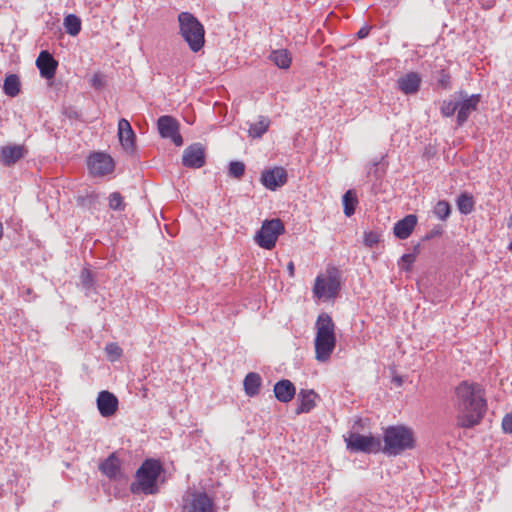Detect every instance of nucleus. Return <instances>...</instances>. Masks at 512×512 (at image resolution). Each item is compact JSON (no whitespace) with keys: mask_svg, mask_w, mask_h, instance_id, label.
Returning a JSON list of instances; mask_svg holds the SVG:
<instances>
[{"mask_svg":"<svg viewBox=\"0 0 512 512\" xmlns=\"http://www.w3.org/2000/svg\"><path fill=\"white\" fill-rule=\"evenodd\" d=\"M449 82H450L449 76L446 74H443L442 78L440 80L441 85L443 87L447 88L449 86Z\"/></svg>","mask_w":512,"mask_h":512,"instance_id":"37998d69","label":"nucleus"},{"mask_svg":"<svg viewBox=\"0 0 512 512\" xmlns=\"http://www.w3.org/2000/svg\"><path fill=\"white\" fill-rule=\"evenodd\" d=\"M162 472L158 460L147 459L136 472V482L131 484L132 493L156 494L159 490L157 480Z\"/></svg>","mask_w":512,"mask_h":512,"instance_id":"20e7f679","label":"nucleus"},{"mask_svg":"<svg viewBox=\"0 0 512 512\" xmlns=\"http://www.w3.org/2000/svg\"><path fill=\"white\" fill-rule=\"evenodd\" d=\"M63 25L70 36H77L81 31V19L75 14H68L64 18Z\"/></svg>","mask_w":512,"mask_h":512,"instance_id":"bb28decb","label":"nucleus"},{"mask_svg":"<svg viewBox=\"0 0 512 512\" xmlns=\"http://www.w3.org/2000/svg\"><path fill=\"white\" fill-rule=\"evenodd\" d=\"M273 391L278 401L288 403L294 398L296 388L290 380L282 379L276 382Z\"/></svg>","mask_w":512,"mask_h":512,"instance_id":"6ab92c4d","label":"nucleus"},{"mask_svg":"<svg viewBox=\"0 0 512 512\" xmlns=\"http://www.w3.org/2000/svg\"><path fill=\"white\" fill-rule=\"evenodd\" d=\"M315 327V358L319 362H327L336 347L335 324L330 315L321 313L317 317Z\"/></svg>","mask_w":512,"mask_h":512,"instance_id":"f03ea898","label":"nucleus"},{"mask_svg":"<svg viewBox=\"0 0 512 512\" xmlns=\"http://www.w3.org/2000/svg\"><path fill=\"white\" fill-rule=\"evenodd\" d=\"M509 249L512 251V243L510 244Z\"/></svg>","mask_w":512,"mask_h":512,"instance_id":"49530a36","label":"nucleus"},{"mask_svg":"<svg viewBox=\"0 0 512 512\" xmlns=\"http://www.w3.org/2000/svg\"><path fill=\"white\" fill-rule=\"evenodd\" d=\"M3 91L7 96L16 97L20 93V80L16 74L6 76Z\"/></svg>","mask_w":512,"mask_h":512,"instance_id":"a878e982","label":"nucleus"},{"mask_svg":"<svg viewBox=\"0 0 512 512\" xmlns=\"http://www.w3.org/2000/svg\"><path fill=\"white\" fill-rule=\"evenodd\" d=\"M80 278H81L82 284L85 287H87V288L92 287V285H93V278H92L91 272L88 269H83L81 271Z\"/></svg>","mask_w":512,"mask_h":512,"instance_id":"58836bf2","label":"nucleus"},{"mask_svg":"<svg viewBox=\"0 0 512 512\" xmlns=\"http://www.w3.org/2000/svg\"><path fill=\"white\" fill-rule=\"evenodd\" d=\"M105 352L110 361L114 362L120 359L123 354L122 348L117 343H108L105 346Z\"/></svg>","mask_w":512,"mask_h":512,"instance_id":"2f4dec72","label":"nucleus"},{"mask_svg":"<svg viewBox=\"0 0 512 512\" xmlns=\"http://www.w3.org/2000/svg\"><path fill=\"white\" fill-rule=\"evenodd\" d=\"M118 138L122 147L129 152L135 149L136 135L129 121L122 118L118 121Z\"/></svg>","mask_w":512,"mask_h":512,"instance_id":"dca6fc26","label":"nucleus"},{"mask_svg":"<svg viewBox=\"0 0 512 512\" xmlns=\"http://www.w3.org/2000/svg\"><path fill=\"white\" fill-rule=\"evenodd\" d=\"M416 225L417 217L413 214H409L395 223L393 233L399 239H407L413 232Z\"/></svg>","mask_w":512,"mask_h":512,"instance_id":"a211bd4d","label":"nucleus"},{"mask_svg":"<svg viewBox=\"0 0 512 512\" xmlns=\"http://www.w3.org/2000/svg\"><path fill=\"white\" fill-rule=\"evenodd\" d=\"M460 96L463 100L458 102L457 123L459 126H462L467 121L470 113L477 109L480 102V95L474 94L467 96L465 93L460 92Z\"/></svg>","mask_w":512,"mask_h":512,"instance_id":"ddd939ff","label":"nucleus"},{"mask_svg":"<svg viewBox=\"0 0 512 512\" xmlns=\"http://www.w3.org/2000/svg\"><path fill=\"white\" fill-rule=\"evenodd\" d=\"M502 428L505 433L512 434V412L504 416L502 420Z\"/></svg>","mask_w":512,"mask_h":512,"instance_id":"ea45409f","label":"nucleus"},{"mask_svg":"<svg viewBox=\"0 0 512 512\" xmlns=\"http://www.w3.org/2000/svg\"><path fill=\"white\" fill-rule=\"evenodd\" d=\"M90 85L95 89H101L105 85L104 75L102 73H94L89 80Z\"/></svg>","mask_w":512,"mask_h":512,"instance_id":"e433bc0d","label":"nucleus"},{"mask_svg":"<svg viewBox=\"0 0 512 512\" xmlns=\"http://www.w3.org/2000/svg\"><path fill=\"white\" fill-rule=\"evenodd\" d=\"M343 207H344V214L347 217H350L354 214L356 206L358 204V199L356 196L355 191L348 190L342 198Z\"/></svg>","mask_w":512,"mask_h":512,"instance_id":"c85d7f7f","label":"nucleus"},{"mask_svg":"<svg viewBox=\"0 0 512 512\" xmlns=\"http://www.w3.org/2000/svg\"><path fill=\"white\" fill-rule=\"evenodd\" d=\"M382 452L396 456L414 447V434L404 426H390L384 432Z\"/></svg>","mask_w":512,"mask_h":512,"instance_id":"39448f33","label":"nucleus"},{"mask_svg":"<svg viewBox=\"0 0 512 512\" xmlns=\"http://www.w3.org/2000/svg\"><path fill=\"white\" fill-rule=\"evenodd\" d=\"M370 32V27L368 26H364L362 27L358 32H357V35L360 39L362 38H365L366 36H368Z\"/></svg>","mask_w":512,"mask_h":512,"instance_id":"79ce46f5","label":"nucleus"},{"mask_svg":"<svg viewBox=\"0 0 512 512\" xmlns=\"http://www.w3.org/2000/svg\"><path fill=\"white\" fill-rule=\"evenodd\" d=\"M168 138L171 139L176 146H181L183 144V138L179 133V129Z\"/></svg>","mask_w":512,"mask_h":512,"instance_id":"a19ab883","label":"nucleus"},{"mask_svg":"<svg viewBox=\"0 0 512 512\" xmlns=\"http://www.w3.org/2000/svg\"><path fill=\"white\" fill-rule=\"evenodd\" d=\"M345 442L347 448L354 452L378 453L382 451L381 440L371 435L350 432L345 436Z\"/></svg>","mask_w":512,"mask_h":512,"instance_id":"6e6552de","label":"nucleus"},{"mask_svg":"<svg viewBox=\"0 0 512 512\" xmlns=\"http://www.w3.org/2000/svg\"><path fill=\"white\" fill-rule=\"evenodd\" d=\"M453 403L457 412V425L462 428L478 425L487 410L484 389L474 382L462 381L455 388Z\"/></svg>","mask_w":512,"mask_h":512,"instance_id":"f257e3e1","label":"nucleus"},{"mask_svg":"<svg viewBox=\"0 0 512 512\" xmlns=\"http://www.w3.org/2000/svg\"><path fill=\"white\" fill-rule=\"evenodd\" d=\"M397 83L404 94H414L419 90L421 78L417 73L410 72L400 77Z\"/></svg>","mask_w":512,"mask_h":512,"instance_id":"aec40b11","label":"nucleus"},{"mask_svg":"<svg viewBox=\"0 0 512 512\" xmlns=\"http://www.w3.org/2000/svg\"><path fill=\"white\" fill-rule=\"evenodd\" d=\"M416 256L414 254H404L401 257V266L405 270H410L411 265L415 262Z\"/></svg>","mask_w":512,"mask_h":512,"instance_id":"4c0bfd02","label":"nucleus"},{"mask_svg":"<svg viewBox=\"0 0 512 512\" xmlns=\"http://www.w3.org/2000/svg\"><path fill=\"white\" fill-rule=\"evenodd\" d=\"M179 35L189 49L197 53L205 45V29L203 24L190 12H180L177 17Z\"/></svg>","mask_w":512,"mask_h":512,"instance_id":"7ed1b4c3","label":"nucleus"},{"mask_svg":"<svg viewBox=\"0 0 512 512\" xmlns=\"http://www.w3.org/2000/svg\"><path fill=\"white\" fill-rule=\"evenodd\" d=\"M284 232V224L279 218L264 220L254 240L259 247L271 250L275 247L278 237Z\"/></svg>","mask_w":512,"mask_h":512,"instance_id":"0eeeda50","label":"nucleus"},{"mask_svg":"<svg viewBox=\"0 0 512 512\" xmlns=\"http://www.w3.org/2000/svg\"><path fill=\"white\" fill-rule=\"evenodd\" d=\"M244 391L246 395L253 397L259 393L261 386V377L258 373L250 372L245 376L244 382Z\"/></svg>","mask_w":512,"mask_h":512,"instance_id":"b1692460","label":"nucleus"},{"mask_svg":"<svg viewBox=\"0 0 512 512\" xmlns=\"http://www.w3.org/2000/svg\"><path fill=\"white\" fill-rule=\"evenodd\" d=\"M340 290V272L336 267H328L324 274L316 277L313 294L317 299L335 298Z\"/></svg>","mask_w":512,"mask_h":512,"instance_id":"423d86ee","label":"nucleus"},{"mask_svg":"<svg viewBox=\"0 0 512 512\" xmlns=\"http://www.w3.org/2000/svg\"><path fill=\"white\" fill-rule=\"evenodd\" d=\"M270 120L267 117L261 116L256 123H253L249 127V136L253 138H260L268 130Z\"/></svg>","mask_w":512,"mask_h":512,"instance_id":"cd10ccee","label":"nucleus"},{"mask_svg":"<svg viewBox=\"0 0 512 512\" xmlns=\"http://www.w3.org/2000/svg\"><path fill=\"white\" fill-rule=\"evenodd\" d=\"M458 109V102L443 101L441 106V113L445 117L452 116Z\"/></svg>","mask_w":512,"mask_h":512,"instance_id":"f704fd0d","label":"nucleus"},{"mask_svg":"<svg viewBox=\"0 0 512 512\" xmlns=\"http://www.w3.org/2000/svg\"><path fill=\"white\" fill-rule=\"evenodd\" d=\"M287 182V172L283 167H274L262 172L261 183L269 190H276Z\"/></svg>","mask_w":512,"mask_h":512,"instance_id":"f8f14e48","label":"nucleus"},{"mask_svg":"<svg viewBox=\"0 0 512 512\" xmlns=\"http://www.w3.org/2000/svg\"><path fill=\"white\" fill-rule=\"evenodd\" d=\"M270 60L281 69H288L292 62L291 54L286 49L274 50L270 54Z\"/></svg>","mask_w":512,"mask_h":512,"instance_id":"393cba45","label":"nucleus"},{"mask_svg":"<svg viewBox=\"0 0 512 512\" xmlns=\"http://www.w3.org/2000/svg\"><path fill=\"white\" fill-rule=\"evenodd\" d=\"M118 404V399L113 393L107 390L99 392L97 397V408L101 416H113L118 410Z\"/></svg>","mask_w":512,"mask_h":512,"instance_id":"4468645a","label":"nucleus"},{"mask_svg":"<svg viewBox=\"0 0 512 512\" xmlns=\"http://www.w3.org/2000/svg\"><path fill=\"white\" fill-rule=\"evenodd\" d=\"M380 241V235L375 231H369L364 234V244L370 248L377 245Z\"/></svg>","mask_w":512,"mask_h":512,"instance_id":"c9c22d12","label":"nucleus"},{"mask_svg":"<svg viewBox=\"0 0 512 512\" xmlns=\"http://www.w3.org/2000/svg\"><path fill=\"white\" fill-rule=\"evenodd\" d=\"M457 207L463 214H469L474 209L473 197L468 194H461L457 199Z\"/></svg>","mask_w":512,"mask_h":512,"instance_id":"c756f323","label":"nucleus"},{"mask_svg":"<svg viewBox=\"0 0 512 512\" xmlns=\"http://www.w3.org/2000/svg\"><path fill=\"white\" fill-rule=\"evenodd\" d=\"M182 512H216L214 501L205 492L188 491L183 496Z\"/></svg>","mask_w":512,"mask_h":512,"instance_id":"1a4fd4ad","label":"nucleus"},{"mask_svg":"<svg viewBox=\"0 0 512 512\" xmlns=\"http://www.w3.org/2000/svg\"><path fill=\"white\" fill-rule=\"evenodd\" d=\"M245 173V164L241 161H232L229 164V175L240 179Z\"/></svg>","mask_w":512,"mask_h":512,"instance_id":"72a5a7b5","label":"nucleus"},{"mask_svg":"<svg viewBox=\"0 0 512 512\" xmlns=\"http://www.w3.org/2000/svg\"><path fill=\"white\" fill-rule=\"evenodd\" d=\"M287 269H288V271H289V275H290L291 277H293V276H294V274H295V267H294V263H293L292 261H290V262L288 263V265H287Z\"/></svg>","mask_w":512,"mask_h":512,"instance_id":"c03bdc74","label":"nucleus"},{"mask_svg":"<svg viewBox=\"0 0 512 512\" xmlns=\"http://www.w3.org/2000/svg\"><path fill=\"white\" fill-rule=\"evenodd\" d=\"M451 209L447 201H439L434 207V214L440 220H446L450 215Z\"/></svg>","mask_w":512,"mask_h":512,"instance_id":"7c9ffc66","label":"nucleus"},{"mask_svg":"<svg viewBox=\"0 0 512 512\" xmlns=\"http://www.w3.org/2000/svg\"><path fill=\"white\" fill-rule=\"evenodd\" d=\"M25 154L26 149L22 145L4 146L0 151V161L6 166H10L23 158Z\"/></svg>","mask_w":512,"mask_h":512,"instance_id":"f3484780","label":"nucleus"},{"mask_svg":"<svg viewBox=\"0 0 512 512\" xmlns=\"http://www.w3.org/2000/svg\"><path fill=\"white\" fill-rule=\"evenodd\" d=\"M158 131L161 137L168 138L178 129V122L171 116H161L157 121Z\"/></svg>","mask_w":512,"mask_h":512,"instance_id":"5701e85b","label":"nucleus"},{"mask_svg":"<svg viewBox=\"0 0 512 512\" xmlns=\"http://www.w3.org/2000/svg\"><path fill=\"white\" fill-rule=\"evenodd\" d=\"M89 172L93 176H105L113 172L115 164L111 156L96 152L89 156L87 161Z\"/></svg>","mask_w":512,"mask_h":512,"instance_id":"9d476101","label":"nucleus"},{"mask_svg":"<svg viewBox=\"0 0 512 512\" xmlns=\"http://www.w3.org/2000/svg\"><path fill=\"white\" fill-rule=\"evenodd\" d=\"M205 148L201 143L189 145L183 152L182 164L188 168H201L205 165Z\"/></svg>","mask_w":512,"mask_h":512,"instance_id":"9b49d317","label":"nucleus"},{"mask_svg":"<svg viewBox=\"0 0 512 512\" xmlns=\"http://www.w3.org/2000/svg\"><path fill=\"white\" fill-rule=\"evenodd\" d=\"M317 393L314 390L302 389L298 394L296 414L308 413L316 406Z\"/></svg>","mask_w":512,"mask_h":512,"instance_id":"412c9836","label":"nucleus"},{"mask_svg":"<svg viewBox=\"0 0 512 512\" xmlns=\"http://www.w3.org/2000/svg\"><path fill=\"white\" fill-rule=\"evenodd\" d=\"M109 207L113 210L122 211L125 208V203L123 201V197L119 192H113L109 195L108 198Z\"/></svg>","mask_w":512,"mask_h":512,"instance_id":"473e14b6","label":"nucleus"},{"mask_svg":"<svg viewBox=\"0 0 512 512\" xmlns=\"http://www.w3.org/2000/svg\"><path fill=\"white\" fill-rule=\"evenodd\" d=\"M2 236H3V225L0 222V239L2 238Z\"/></svg>","mask_w":512,"mask_h":512,"instance_id":"a18cd8bd","label":"nucleus"},{"mask_svg":"<svg viewBox=\"0 0 512 512\" xmlns=\"http://www.w3.org/2000/svg\"><path fill=\"white\" fill-rule=\"evenodd\" d=\"M36 66L39 69L41 77L52 79L56 74L58 62L48 51H41L36 59Z\"/></svg>","mask_w":512,"mask_h":512,"instance_id":"2eb2a0df","label":"nucleus"},{"mask_svg":"<svg viewBox=\"0 0 512 512\" xmlns=\"http://www.w3.org/2000/svg\"><path fill=\"white\" fill-rule=\"evenodd\" d=\"M99 470L110 479H116L121 474L120 460L115 453L108 456L105 461L100 463Z\"/></svg>","mask_w":512,"mask_h":512,"instance_id":"4be33fe9","label":"nucleus"}]
</instances>
